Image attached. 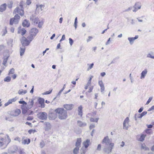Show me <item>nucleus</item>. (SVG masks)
I'll return each mask as SVG.
<instances>
[{
	"label": "nucleus",
	"instance_id": "1",
	"mask_svg": "<svg viewBox=\"0 0 154 154\" xmlns=\"http://www.w3.org/2000/svg\"><path fill=\"white\" fill-rule=\"evenodd\" d=\"M102 143L103 144H105L106 145L103 148V151L109 154L112 152L114 146V143L111 142L108 136L104 137Z\"/></svg>",
	"mask_w": 154,
	"mask_h": 154
},
{
	"label": "nucleus",
	"instance_id": "2",
	"mask_svg": "<svg viewBox=\"0 0 154 154\" xmlns=\"http://www.w3.org/2000/svg\"><path fill=\"white\" fill-rule=\"evenodd\" d=\"M11 140L8 135H5L3 133L0 134V148L4 149L6 148Z\"/></svg>",
	"mask_w": 154,
	"mask_h": 154
},
{
	"label": "nucleus",
	"instance_id": "3",
	"mask_svg": "<svg viewBox=\"0 0 154 154\" xmlns=\"http://www.w3.org/2000/svg\"><path fill=\"white\" fill-rule=\"evenodd\" d=\"M58 114L59 118L61 120L65 119L67 117L66 111L63 108H58L55 110Z\"/></svg>",
	"mask_w": 154,
	"mask_h": 154
},
{
	"label": "nucleus",
	"instance_id": "4",
	"mask_svg": "<svg viewBox=\"0 0 154 154\" xmlns=\"http://www.w3.org/2000/svg\"><path fill=\"white\" fill-rule=\"evenodd\" d=\"M30 20H31L34 24H38V27L39 28L42 27L43 24V22L42 21H40L38 17H36L34 15H32L30 17Z\"/></svg>",
	"mask_w": 154,
	"mask_h": 154
},
{
	"label": "nucleus",
	"instance_id": "5",
	"mask_svg": "<svg viewBox=\"0 0 154 154\" xmlns=\"http://www.w3.org/2000/svg\"><path fill=\"white\" fill-rule=\"evenodd\" d=\"M20 5L19 7H17L14 10V13L16 14L18 13L20 15L22 16L24 14V11L23 9V7L21 3L20 4Z\"/></svg>",
	"mask_w": 154,
	"mask_h": 154
},
{
	"label": "nucleus",
	"instance_id": "6",
	"mask_svg": "<svg viewBox=\"0 0 154 154\" xmlns=\"http://www.w3.org/2000/svg\"><path fill=\"white\" fill-rule=\"evenodd\" d=\"M20 19V16L17 14H16L13 18L10 20V24L11 25L13 24V23L15 24L18 23Z\"/></svg>",
	"mask_w": 154,
	"mask_h": 154
},
{
	"label": "nucleus",
	"instance_id": "7",
	"mask_svg": "<svg viewBox=\"0 0 154 154\" xmlns=\"http://www.w3.org/2000/svg\"><path fill=\"white\" fill-rule=\"evenodd\" d=\"M37 116L40 119L46 120L47 118L48 115L45 112H40L37 114Z\"/></svg>",
	"mask_w": 154,
	"mask_h": 154
},
{
	"label": "nucleus",
	"instance_id": "8",
	"mask_svg": "<svg viewBox=\"0 0 154 154\" xmlns=\"http://www.w3.org/2000/svg\"><path fill=\"white\" fill-rule=\"evenodd\" d=\"M129 119L127 117L125 120L123 124V128L124 129L128 130V128Z\"/></svg>",
	"mask_w": 154,
	"mask_h": 154
},
{
	"label": "nucleus",
	"instance_id": "9",
	"mask_svg": "<svg viewBox=\"0 0 154 154\" xmlns=\"http://www.w3.org/2000/svg\"><path fill=\"white\" fill-rule=\"evenodd\" d=\"M21 42L23 47L27 46L30 43V41L24 37H23L21 39Z\"/></svg>",
	"mask_w": 154,
	"mask_h": 154
},
{
	"label": "nucleus",
	"instance_id": "10",
	"mask_svg": "<svg viewBox=\"0 0 154 154\" xmlns=\"http://www.w3.org/2000/svg\"><path fill=\"white\" fill-rule=\"evenodd\" d=\"M38 32V30L36 28H33L31 29L30 31V34L31 35H32L35 36L37 34Z\"/></svg>",
	"mask_w": 154,
	"mask_h": 154
},
{
	"label": "nucleus",
	"instance_id": "11",
	"mask_svg": "<svg viewBox=\"0 0 154 154\" xmlns=\"http://www.w3.org/2000/svg\"><path fill=\"white\" fill-rule=\"evenodd\" d=\"M45 127L44 129L46 131H48L51 129V126L50 124L48 122H45L44 124Z\"/></svg>",
	"mask_w": 154,
	"mask_h": 154
},
{
	"label": "nucleus",
	"instance_id": "12",
	"mask_svg": "<svg viewBox=\"0 0 154 154\" xmlns=\"http://www.w3.org/2000/svg\"><path fill=\"white\" fill-rule=\"evenodd\" d=\"M138 38V35H136L134 37H128V40L129 41L130 44L132 45L134 42V41L135 40Z\"/></svg>",
	"mask_w": 154,
	"mask_h": 154
},
{
	"label": "nucleus",
	"instance_id": "13",
	"mask_svg": "<svg viewBox=\"0 0 154 154\" xmlns=\"http://www.w3.org/2000/svg\"><path fill=\"white\" fill-rule=\"evenodd\" d=\"M98 84L100 87V90L102 94H103V91L105 90V88L102 81V80L99 81Z\"/></svg>",
	"mask_w": 154,
	"mask_h": 154
},
{
	"label": "nucleus",
	"instance_id": "14",
	"mask_svg": "<svg viewBox=\"0 0 154 154\" xmlns=\"http://www.w3.org/2000/svg\"><path fill=\"white\" fill-rule=\"evenodd\" d=\"M74 105L72 104H66L64 105V108L67 110H71L73 108Z\"/></svg>",
	"mask_w": 154,
	"mask_h": 154
},
{
	"label": "nucleus",
	"instance_id": "15",
	"mask_svg": "<svg viewBox=\"0 0 154 154\" xmlns=\"http://www.w3.org/2000/svg\"><path fill=\"white\" fill-rule=\"evenodd\" d=\"M141 5L140 3L139 2L136 3L134 6V9L133 10L134 12H136L138 9L140 8Z\"/></svg>",
	"mask_w": 154,
	"mask_h": 154
},
{
	"label": "nucleus",
	"instance_id": "16",
	"mask_svg": "<svg viewBox=\"0 0 154 154\" xmlns=\"http://www.w3.org/2000/svg\"><path fill=\"white\" fill-rule=\"evenodd\" d=\"M38 101L39 103L41 104V107L44 108L45 107L44 99L41 97H39L38 99Z\"/></svg>",
	"mask_w": 154,
	"mask_h": 154
},
{
	"label": "nucleus",
	"instance_id": "17",
	"mask_svg": "<svg viewBox=\"0 0 154 154\" xmlns=\"http://www.w3.org/2000/svg\"><path fill=\"white\" fill-rule=\"evenodd\" d=\"M30 142V140L29 139H24V137L22 138L21 140V143L23 144H28Z\"/></svg>",
	"mask_w": 154,
	"mask_h": 154
},
{
	"label": "nucleus",
	"instance_id": "18",
	"mask_svg": "<svg viewBox=\"0 0 154 154\" xmlns=\"http://www.w3.org/2000/svg\"><path fill=\"white\" fill-rule=\"evenodd\" d=\"M29 105H27L26 108L29 109H31L33 106L34 101L32 99H29L28 102Z\"/></svg>",
	"mask_w": 154,
	"mask_h": 154
},
{
	"label": "nucleus",
	"instance_id": "19",
	"mask_svg": "<svg viewBox=\"0 0 154 154\" xmlns=\"http://www.w3.org/2000/svg\"><path fill=\"white\" fill-rule=\"evenodd\" d=\"M90 143V140L89 139H87L85 141H84L83 143V144L85 148L88 147Z\"/></svg>",
	"mask_w": 154,
	"mask_h": 154
},
{
	"label": "nucleus",
	"instance_id": "20",
	"mask_svg": "<svg viewBox=\"0 0 154 154\" xmlns=\"http://www.w3.org/2000/svg\"><path fill=\"white\" fill-rule=\"evenodd\" d=\"M16 100V99L15 98H13L11 99H10L8 100V102L6 103L5 104V106H6L9 105V104H11L12 102H14Z\"/></svg>",
	"mask_w": 154,
	"mask_h": 154
},
{
	"label": "nucleus",
	"instance_id": "21",
	"mask_svg": "<svg viewBox=\"0 0 154 154\" xmlns=\"http://www.w3.org/2000/svg\"><path fill=\"white\" fill-rule=\"evenodd\" d=\"M147 71L146 69H145L143 71L141 74L140 78L141 79H144L147 73Z\"/></svg>",
	"mask_w": 154,
	"mask_h": 154
},
{
	"label": "nucleus",
	"instance_id": "22",
	"mask_svg": "<svg viewBox=\"0 0 154 154\" xmlns=\"http://www.w3.org/2000/svg\"><path fill=\"white\" fill-rule=\"evenodd\" d=\"M20 112L21 111L19 109H17L14 111L12 115L14 116H18L20 114Z\"/></svg>",
	"mask_w": 154,
	"mask_h": 154
},
{
	"label": "nucleus",
	"instance_id": "23",
	"mask_svg": "<svg viewBox=\"0 0 154 154\" xmlns=\"http://www.w3.org/2000/svg\"><path fill=\"white\" fill-rule=\"evenodd\" d=\"M77 124L78 126L81 127H85L87 125V124L86 123L83 122L82 121H78Z\"/></svg>",
	"mask_w": 154,
	"mask_h": 154
},
{
	"label": "nucleus",
	"instance_id": "24",
	"mask_svg": "<svg viewBox=\"0 0 154 154\" xmlns=\"http://www.w3.org/2000/svg\"><path fill=\"white\" fill-rule=\"evenodd\" d=\"M82 106L81 105L79 107L78 111V115L80 116H82Z\"/></svg>",
	"mask_w": 154,
	"mask_h": 154
},
{
	"label": "nucleus",
	"instance_id": "25",
	"mask_svg": "<svg viewBox=\"0 0 154 154\" xmlns=\"http://www.w3.org/2000/svg\"><path fill=\"white\" fill-rule=\"evenodd\" d=\"M22 25L24 27H28L30 25V23L26 20H25L23 22Z\"/></svg>",
	"mask_w": 154,
	"mask_h": 154
},
{
	"label": "nucleus",
	"instance_id": "26",
	"mask_svg": "<svg viewBox=\"0 0 154 154\" xmlns=\"http://www.w3.org/2000/svg\"><path fill=\"white\" fill-rule=\"evenodd\" d=\"M81 142V139L80 138H78L77 141L75 143V146H76V147L79 148L80 147Z\"/></svg>",
	"mask_w": 154,
	"mask_h": 154
},
{
	"label": "nucleus",
	"instance_id": "27",
	"mask_svg": "<svg viewBox=\"0 0 154 154\" xmlns=\"http://www.w3.org/2000/svg\"><path fill=\"white\" fill-rule=\"evenodd\" d=\"M57 117V115L54 113L51 114L49 116V117L50 119L52 120L54 119Z\"/></svg>",
	"mask_w": 154,
	"mask_h": 154
},
{
	"label": "nucleus",
	"instance_id": "28",
	"mask_svg": "<svg viewBox=\"0 0 154 154\" xmlns=\"http://www.w3.org/2000/svg\"><path fill=\"white\" fill-rule=\"evenodd\" d=\"M93 77V76H91V77L90 78V79L88 81L87 84L85 86V89H87L88 88V86H89L91 85V80Z\"/></svg>",
	"mask_w": 154,
	"mask_h": 154
},
{
	"label": "nucleus",
	"instance_id": "29",
	"mask_svg": "<svg viewBox=\"0 0 154 154\" xmlns=\"http://www.w3.org/2000/svg\"><path fill=\"white\" fill-rule=\"evenodd\" d=\"M7 5L6 4H4L1 5L0 7V11L1 12H3L6 9Z\"/></svg>",
	"mask_w": 154,
	"mask_h": 154
},
{
	"label": "nucleus",
	"instance_id": "30",
	"mask_svg": "<svg viewBox=\"0 0 154 154\" xmlns=\"http://www.w3.org/2000/svg\"><path fill=\"white\" fill-rule=\"evenodd\" d=\"M26 32V31L24 28H23L21 30H19L18 31V33H21V35H23L25 34Z\"/></svg>",
	"mask_w": 154,
	"mask_h": 154
},
{
	"label": "nucleus",
	"instance_id": "31",
	"mask_svg": "<svg viewBox=\"0 0 154 154\" xmlns=\"http://www.w3.org/2000/svg\"><path fill=\"white\" fill-rule=\"evenodd\" d=\"M25 48L23 46L22 48H20V55L21 56H22L23 55L24 52L25 51Z\"/></svg>",
	"mask_w": 154,
	"mask_h": 154
},
{
	"label": "nucleus",
	"instance_id": "32",
	"mask_svg": "<svg viewBox=\"0 0 154 154\" xmlns=\"http://www.w3.org/2000/svg\"><path fill=\"white\" fill-rule=\"evenodd\" d=\"M21 140V138L18 137H16L14 139V140L16 141L17 142L19 143H20Z\"/></svg>",
	"mask_w": 154,
	"mask_h": 154
},
{
	"label": "nucleus",
	"instance_id": "33",
	"mask_svg": "<svg viewBox=\"0 0 154 154\" xmlns=\"http://www.w3.org/2000/svg\"><path fill=\"white\" fill-rule=\"evenodd\" d=\"M147 57L150 58L152 59H154V54L153 53L148 54H147Z\"/></svg>",
	"mask_w": 154,
	"mask_h": 154
},
{
	"label": "nucleus",
	"instance_id": "34",
	"mask_svg": "<svg viewBox=\"0 0 154 154\" xmlns=\"http://www.w3.org/2000/svg\"><path fill=\"white\" fill-rule=\"evenodd\" d=\"M13 40L12 39H9L8 42V45L11 47H12L13 45Z\"/></svg>",
	"mask_w": 154,
	"mask_h": 154
},
{
	"label": "nucleus",
	"instance_id": "35",
	"mask_svg": "<svg viewBox=\"0 0 154 154\" xmlns=\"http://www.w3.org/2000/svg\"><path fill=\"white\" fill-rule=\"evenodd\" d=\"M35 37L32 35H31L30 34L29 36L27 37V39L30 41V42Z\"/></svg>",
	"mask_w": 154,
	"mask_h": 154
},
{
	"label": "nucleus",
	"instance_id": "36",
	"mask_svg": "<svg viewBox=\"0 0 154 154\" xmlns=\"http://www.w3.org/2000/svg\"><path fill=\"white\" fill-rule=\"evenodd\" d=\"M79 150V148L76 147L73 149V153L74 154H77Z\"/></svg>",
	"mask_w": 154,
	"mask_h": 154
},
{
	"label": "nucleus",
	"instance_id": "37",
	"mask_svg": "<svg viewBox=\"0 0 154 154\" xmlns=\"http://www.w3.org/2000/svg\"><path fill=\"white\" fill-rule=\"evenodd\" d=\"M11 80V78L10 76H7L4 79V81L6 82H9Z\"/></svg>",
	"mask_w": 154,
	"mask_h": 154
},
{
	"label": "nucleus",
	"instance_id": "38",
	"mask_svg": "<svg viewBox=\"0 0 154 154\" xmlns=\"http://www.w3.org/2000/svg\"><path fill=\"white\" fill-rule=\"evenodd\" d=\"M87 65L88 66H89L87 69V70L89 71L93 67L94 64L93 63H92L91 64H88Z\"/></svg>",
	"mask_w": 154,
	"mask_h": 154
},
{
	"label": "nucleus",
	"instance_id": "39",
	"mask_svg": "<svg viewBox=\"0 0 154 154\" xmlns=\"http://www.w3.org/2000/svg\"><path fill=\"white\" fill-rule=\"evenodd\" d=\"M142 117H141L140 114H136L135 116V120L137 121V119L138 118H141Z\"/></svg>",
	"mask_w": 154,
	"mask_h": 154
},
{
	"label": "nucleus",
	"instance_id": "40",
	"mask_svg": "<svg viewBox=\"0 0 154 154\" xmlns=\"http://www.w3.org/2000/svg\"><path fill=\"white\" fill-rule=\"evenodd\" d=\"M27 92L26 90L23 91L22 90H20L18 91V94H26Z\"/></svg>",
	"mask_w": 154,
	"mask_h": 154
},
{
	"label": "nucleus",
	"instance_id": "41",
	"mask_svg": "<svg viewBox=\"0 0 154 154\" xmlns=\"http://www.w3.org/2000/svg\"><path fill=\"white\" fill-rule=\"evenodd\" d=\"M14 73V69L13 68H12L10 69L9 73L8 74V75H10L11 74H13Z\"/></svg>",
	"mask_w": 154,
	"mask_h": 154
},
{
	"label": "nucleus",
	"instance_id": "42",
	"mask_svg": "<svg viewBox=\"0 0 154 154\" xmlns=\"http://www.w3.org/2000/svg\"><path fill=\"white\" fill-rule=\"evenodd\" d=\"M99 119L98 118H97L94 119L91 118L90 119V121L91 122H97Z\"/></svg>",
	"mask_w": 154,
	"mask_h": 154
},
{
	"label": "nucleus",
	"instance_id": "43",
	"mask_svg": "<svg viewBox=\"0 0 154 154\" xmlns=\"http://www.w3.org/2000/svg\"><path fill=\"white\" fill-rule=\"evenodd\" d=\"M8 57H6V58H4V59L3 62V64L4 66H6V64L7 62V60H8Z\"/></svg>",
	"mask_w": 154,
	"mask_h": 154
},
{
	"label": "nucleus",
	"instance_id": "44",
	"mask_svg": "<svg viewBox=\"0 0 154 154\" xmlns=\"http://www.w3.org/2000/svg\"><path fill=\"white\" fill-rule=\"evenodd\" d=\"M141 148L142 149H143L144 150H147V149H148V148L146 147V145L144 144H142L141 146Z\"/></svg>",
	"mask_w": 154,
	"mask_h": 154
},
{
	"label": "nucleus",
	"instance_id": "45",
	"mask_svg": "<svg viewBox=\"0 0 154 154\" xmlns=\"http://www.w3.org/2000/svg\"><path fill=\"white\" fill-rule=\"evenodd\" d=\"M145 136L143 135H142L139 138V140L140 141H143L144 140Z\"/></svg>",
	"mask_w": 154,
	"mask_h": 154
},
{
	"label": "nucleus",
	"instance_id": "46",
	"mask_svg": "<svg viewBox=\"0 0 154 154\" xmlns=\"http://www.w3.org/2000/svg\"><path fill=\"white\" fill-rule=\"evenodd\" d=\"M45 143L43 141L41 142L40 144V146L41 148H43L45 145Z\"/></svg>",
	"mask_w": 154,
	"mask_h": 154
},
{
	"label": "nucleus",
	"instance_id": "47",
	"mask_svg": "<svg viewBox=\"0 0 154 154\" xmlns=\"http://www.w3.org/2000/svg\"><path fill=\"white\" fill-rule=\"evenodd\" d=\"M7 32L6 29L5 28V29L3 31V33L2 34V36H4L6 33Z\"/></svg>",
	"mask_w": 154,
	"mask_h": 154
},
{
	"label": "nucleus",
	"instance_id": "48",
	"mask_svg": "<svg viewBox=\"0 0 154 154\" xmlns=\"http://www.w3.org/2000/svg\"><path fill=\"white\" fill-rule=\"evenodd\" d=\"M52 90H51V91H46L43 93H42L43 95H45V94H50L52 92Z\"/></svg>",
	"mask_w": 154,
	"mask_h": 154
},
{
	"label": "nucleus",
	"instance_id": "49",
	"mask_svg": "<svg viewBox=\"0 0 154 154\" xmlns=\"http://www.w3.org/2000/svg\"><path fill=\"white\" fill-rule=\"evenodd\" d=\"M152 97H150L149 98L148 100L146 103V104H149V103L151 102V100H152Z\"/></svg>",
	"mask_w": 154,
	"mask_h": 154
},
{
	"label": "nucleus",
	"instance_id": "50",
	"mask_svg": "<svg viewBox=\"0 0 154 154\" xmlns=\"http://www.w3.org/2000/svg\"><path fill=\"white\" fill-rule=\"evenodd\" d=\"M69 44H70V45L71 46H72L73 43V40L72 38H69Z\"/></svg>",
	"mask_w": 154,
	"mask_h": 154
},
{
	"label": "nucleus",
	"instance_id": "51",
	"mask_svg": "<svg viewBox=\"0 0 154 154\" xmlns=\"http://www.w3.org/2000/svg\"><path fill=\"white\" fill-rule=\"evenodd\" d=\"M101 146L100 144H99L98 145L97 148V150L98 151H100L101 150Z\"/></svg>",
	"mask_w": 154,
	"mask_h": 154
},
{
	"label": "nucleus",
	"instance_id": "52",
	"mask_svg": "<svg viewBox=\"0 0 154 154\" xmlns=\"http://www.w3.org/2000/svg\"><path fill=\"white\" fill-rule=\"evenodd\" d=\"M43 6V5H36V9H37L38 8H40V9H41V10L42 11V8Z\"/></svg>",
	"mask_w": 154,
	"mask_h": 154
},
{
	"label": "nucleus",
	"instance_id": "53",
	"mask_svg": "<svg viewBox=\"0 0 154 154\" xmlns=\"http://www.w3.org/2000/svg\"><path fill=\"white\" fill-rule=\"evenodd\" d=\"M19 103L20 104H23V105H26L27 104V103L25 101H19Z\"/></svg>",
	"mask_w": 154,
	"mask_h": 154
},
{
	"label": "nucleus",
	"instance_id": "54",
	"mask_svg": "<svg viewBox=\"0 0 154 154\" xmlns=\"http://www.w3.org/2000/svg\"><path fill=\"white\" fill-rule=\"evenodd\" d=\"M147 113L146 111H144L142 112L141 114H140L142 117L146 115Z\"/></svg>",
	"mask_w": 154,
	"mask_h": 154
},
{
	"label": "nucleus",
	"instance_id": "55",
	"mask_svg": "<svg viewBox=\"0 0 154 154\" xmlns=\"http://www.w3.org/2000/svg\"><path fill=\"white\" fill-rule=\"evenodd\" d=\"M93 89V86H91V87H90L88 92L89 93L91 92L92 91Z\"/></svg>",
	"mask_w": 154,
	"mask_h": 154
},
{
	"label": "nucleus",
	"instance_id": "56",
	"mask_svg": "<svg viewBox=\"0 0 154 154\" xmlns=\"http://www.w3.org/2000/svg\"><path fill=\"white\" fill-rule=\"evenodd\" d=\"M95 127V125L94 124H91L90 125L89 128L90 129L94 128Z\"/></svg>",
	"mask_w": 154,
	"mask_h": 154
},
{
	"label": "nucleus",
	"instance_id": "57",
	"mask_svg": "<svg viewBox=\"0 0 154 154\" xmlns=\"http://www.w3.org/2000/svg\"><path fill=\"white\" fill-rule=\"evenodd\" d=\"M63 91L62 90H61L59 91V92L58 93V94L57 95V97H59L60 96V95L62 93V92Z\"/></svg>",
	"mask_w": 154,
	"mask_h": 154
},
{
	"label": "nucleus",
	"instance_id": "58",
	"mask_svg": "<svg viewBox=\"0 0 154 154\" xmlns=\"http://www.w3.org/2000/svg\"><path fill=\"white\" fill-rule=\"evenodd\" d=\"M86 152V149H82V150L81 151V154H85Z\"/></svg>",
	"mask_w": 154,
	"mask_h": 154
},
{
	"label": "nucleus",
	"instance_id": "59",
	"mask_svg": "<svg viewBox=\"0 0 154 154\" xmlns=\"http://www.w3.org/2000/svg\"><path fill=\"white\" fill-rule=\"evenodd\" d=\"M92 37L91 36H89L88 37V39L87 40V42H88L90 41L91 40L92 38Z\"/></svg>",
	"mask_w": 154,
	"mask_h": 154
},
{
	"label": "nucleus",
	"instance_id": "60",
	"mask_svg": "<svg viewBox=\"0 0 154 154\" xmlns=\"http://www.w3.org/2000/svg\"><path fill=\"white\" fill-rule=\"evenodd\" d=\"M31 3V0H27L26 3L28 5H30Z\"/></svg>",
	"mask_w": 154,
	"mask_h": 154
},
{
	"label": "nucleus",
	"instance_id": "61",
	"mask_svg": "<svg viewBox=\"0 0 154 154\" xmlns=\"http://www.w3.org/2000/svg\"><path fill=\"white\" fill-rule=\"evenodd\" d=\"M152 110H154V105L152 106L148 110V111H150Z\"/></svg>",
	"mask_w": 154,
	"mask_h": 154
},
{
	"label": "nucleus",
	"instance_id": "62",
	"mask_svg": "<svg viewBox=\"0 0 154 154\" xmlns=\"http://www.w3.org/2000/svg\"><path fill=\"white\" fill-rule=\"evenodd\" d=\"M110 38H109V39H108V41H107V42L106 43V45H108L109 44V42L110 41Z\"/></svg>",
	"mask_w": 154,
	"mask_h": 154
},
{
	"label": "nucleus",
	"instance_id": "63",
	"mask_svg": "<svg viewBox=\"0 0 154 154\" xmlns=\"http://www.w3.org/2000/svg\"><path fill=\"white\" fill-rule=\"evenodd\" d=\"M143 109V107H141L140 109L139 110L138 112L139 113H140L141 112Z\"/></svg>",
	"mask_w": 154,
	"mask_h": 154
},
{
	"label": "nucleus",
	"instance_id": "64",
	"mask_svg": "<svg viewBox=\"0 0 154 154\" xmlns=\"http://www.w3.org/2000/svg\"><path fill=\"white\" fill-rule=\"evenodd\" d=\"M17 76V75L15 74L13 75L12 76V77L13 79H14L16 78Z\"/></svg>",
	"mask_w": 154,
	"mask_h": 154
}]
</instances>
